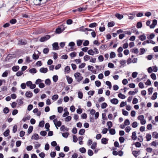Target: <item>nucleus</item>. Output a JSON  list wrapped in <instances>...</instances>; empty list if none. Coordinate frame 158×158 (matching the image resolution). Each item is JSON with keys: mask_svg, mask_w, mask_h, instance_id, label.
Here are the masks:
<instances>
[{"mask_svg": "<svg viewBox=\"0 0 158 158\" xmlns=\"http://www.w3.org/2000/svg\"><path fill=\"white\" fill-rule=\"evenodd\" d=\"M10 131L9 129L7 130L4 133L3 135L5 137H7L9 135Z\"/></svg>", "mask_w": 158, "mask_h": 158, "instance_id": "4c0bfd02", "label": "nucleus"}, {"mask_svg": "<svg viewBox=\"0 0 158 158\" xmlns=\"http://www.w3.org/2000/svg\"><path fill=\"white\" fill-rule=\"evenodd\" d=\"M34 143L35 144L34 147L35 149H37L39 148L41 145V144L37 142Z\"/></svg>", "mask_w": 158, "mask_h": 158, "instance_id": "393cba45", "label": "nucleus"}, {"mask_svg": "<svg viewBox=\"0 0 158 158\" xmlns=\"http://www.w3.org/2000/svg\"><path fill=\"white\" fill-rule=\"evenodd\" d=\"M139 39L141 41L144 40L146 39V37L144 35H142L139 36Z\"/></svg>", "mask_w": 158, "mask_h": 158, "instance_id": "6ab92c4d", "label": "nucleus"}, {"mask_svg": "<svg viewBox=\"0 0 158 158\" xmlns=\"http://www.w3.org/2000/svg\"><path fill=\"white\" fill-rule=\"evenodd\" d=\"M120 64H121L120 67H123L126 65V61L124 60H120L119 62Z\"/></svg>", "mask_w": 158, "mask_h": 158, "instance_id": "ddd939ff", "label": "nucleus"}, {"mask_svg": "<svg viewBox=\"0 0 158 158\" xmlns=\"http://www.w3.org/2000/svg\"><path fill=\"white\" fill-rule=\"evenodd\" d=\"M23 73L22 71H19L16 73V75L18 77H19L22 75Z\"/></svg>", "mask_w": 158, "mask_h": 158, "instance_id": "774afa93", "label": "nucleus"}, {"mask_svg": "<svg viewBox=\"0 0 158 158\" xmlns=\"http://www.w3.org/2000/svg\"><path fill=\"white\" fill-rule=\"evenodd\" d=\"M85 132V129H80V130L79 131V134L80 135H83Z\"/></svg>", "mask_w": 158, "mask_h": 158, "instance_id": "603ef678", "label": "nucleus"}, {"mask_svg": "<svg viewBox=\"0 0 158 158\" xmlns=\"http://www.w3.org/2000/svg\"><path fill=\"white\" fill-rule=\"evenodd\" d=\"M31 139L37 140L39 139V135L38 134H35L32 135L31 138Z\"/></svg>", "mask_w": 158, "mask_h": 158, "instance_id": "a211bd4d", "label": "nucleus"}, {"mask_svg": "<svg viewBox=\"0 0 158 158\" xmlns=\"http://www.w3.org/2000/svg\"><path fill=\"white\" fill-rule=\"evenodd\" d=\"M107 105L106 102H103L101 104V108L102 109H104L107 106Z\"/></svg>", "mask_w": 158, "mask_h": 158, "instance_id": "4d7b16f0", "label": "nucleus"}, {"mask_svg": "<svg viewBox=\"0 0 158 158\" xmlns=\"http://www.w3.org/2000/svg\"><path fill=\"white\" fill-rule=\"evenodd\" d=\"M118 96L122 99H124L126 97L124 95L122 94L121 93H120L118 94Z\"/></svg>", "mask_w": 158, "mask_h": 158, "instance_id": "7c9ffc66", "label": "nucleus"}, {"mask_svg": "<svg viewBox=\"0 0 158 158\" xmlns=\"http://www.w3.org/2000/svg\"><path fill=\"white\" fill-rule=\"evenodd\" d=\"M42 0H33V3L36 6H40Z\"/></svg>", "mask_w": 158, "mask_h": 158, "instance_id": "7ed1b4c3", "label": "nucleus"}, {"mask_svg": "<svg viewBox=\"0 0 158 158\" xmlns=\"http://www.w3.org/2000/svg\"><path fill=\"white\" fill-rule=\"evenodd\" d=\"M155 36V35L152 33L150 35L149 37H147V38L148 39H152Z\"/></svg>", "mask_w": 158, "mask_h": 158, "instance_id": "052dcab7", "label": "nucleus"}, {"mask_svg": "<svg viewBox=\"0 0 158 158\" xmlns=\"http://www.w3.org/2000/svg\"><path fill=\"white\" fill-rule=\"evenodd\" d=\"M50 37L51 36L50 35H46L45 36L41 37L40 39V41L41 42H44L49 39Z\"/></svg>", "mask_w": 158, "mask_h": 158, "instance_id": "f03ea898", "label": "nucleus"}, {"mask_svg": "<svg viewBox=\"0 0 158 158\" xmlns=\"http://www.w3.org/2000/svg\"><path fill=\"white\" fill-rule=\"evenodd\" d=\"M146 141H149L151 139L152 136L149 134H146Z\"/></svg>", "mask_w": 158, "mask_h": 158, "instance_id": "9b49d317", "label": "nucleus"}, {"mask_svg": "<svg viewBox=\"0 0 158 158\" xmlns=\"http://www.w3.org/2000/svg\"><path fill=\"white\" fill-rule=\"evenodd\" d=\"M34 60H37L39 58L38 55H37L36 54L34 53L32 56Z\"/></svg>", "mask_w": 158, "mask_h": 158, "instance_id": "680f3d73", "label": "nucleus"}, {"mask_svg": "<svg viewBox=\"0 0 158 158\" xmlns=\"http://www.w3.org/2000/svg\"><path fill=\"white\" fill-rule=\"evenodd\" d=\"M40 71L41 73H45L48 72V69L47 68H41Z\"/></svg>", "mask_w": 158, "mask_h": 158, "instance_id": "423d86ee", "label": "nucleus"}, {"mask_svg": "<svg viewBox=\"0 0 158 158\" xmlns=\"http://www.w3.org/2000/svg\"><path fill=\"white\" fill-rule=\"evenodd\" d=\"M97 25V24L96 23H91L89 25V27L90 28L94 27H96Z\"/></svg>", "mask_w": 158, "mask_h": 158, "instance_id": "aec40b11", "label": "nucleus"}, {"mask_svg": "<svg viewBox=\"0 0 158 158\" xmlns=\"http://www.w3.org/2000/svg\"><path fill=\"white\" fill-rule=\"evenodd\" d=\"M17 126L16 125H14L13 127V132L14 133H15L17 131Z\"/></svg>", "mask_w": 158, "mask_h": 158, "instance_id": "3c124183", "label": "nucleus"}, {"mask_svg": "<svg viewBox=\"0 0 158 158\" xmlns=\"http://www.w3.org/2000/svg\"><path fill=\"white\" fill-rule=\"evenodd\" d=\"M90 58V56L88 55H85L84 57V59L85 61H87Z\"/></svg>", "mask_w": 158, "mask_h": 158, "instance_id": "58836bf2", "label": "nucleus"}, {"mask_svg": "<svg viewBox=\"0 0 158 158\" xmlns=\"http://www.w3.org/2000/svg\"><path fill=\"white\" fill-rule=\"evenodd\" d=\"M10 22L11 24H13L16 23L17 22V20L15 19H13L10 20Z\"/></svg>", "mask_w": 158, "mask_h": 158, "instance_id": "09e8293b", "label": "nucleus"}, {"mask_svg": "<svg viewBox=\"0 0 158 158\" xmlns=\"http://www.w3.org/2000/svg\"><path fill=\"white\" fill-rule=\"evenodd\" d=\"M49 51V49L48 48H45L43 50V53L44 54H47L48 53Z\"/></svg>", "mask_w": 158, "mask_h": 158, "instance_id": "13d9d810", "label": "nucleus"}, {"mask_svg": "<svg viewBox=\"0 0 158 158\" xmlns=\"http://www.w3.org/2000/svg\"><path fill=\"white\" fill-rule=\"evenodd\" d=\"M142 27V24L141 22H138L136 24V27L137 28H140Z\"/></svg>", "mask_w": 158, "mask_h": 158, "instance_id": "b1692460", "label": "nucleus"}, {"mask_svg": "<svg viewBox=\"0 0 158 158\" xmlns=\"http://www.w3.org/2000/svg\"><path fill=\"white\" fill-rule=\"evenodd\" d=\"M152 136L153 138L158 139V133L156 131L153 132L152 133Z\"/></svg>", "mask_w": 158, "mask_h": 158, "instance_id": "dca6fc26", "label": "nucleus"}, {"mask_svg": "<svg viewBox=\"0 0 158 158\" xmlns=\"http://www.w3.org/2000/svg\"><path fill=\"white\" fill-rule=\"evenodd\" d=\"M115 16L119 19H121L123 17V16L122 15L119 13H116L115 14Z\"/></svg>", "mask_w": 158, "mask_h": 158, "instance_id": "2eb2a0df", "label": "nucleus"}, {"mask_svg": "<svg viewBox=\"0 0 158 158\" xmlns=\"http://www.w3.org/2000/svg\"><path fill=\"white\" fill-rule=\"evenodd\" d=\"M116 56V54L114 52H111L110 55V58H114Z\"/></svg>", "mask_w": 158, "mask_h": 158, "instance_id": "5701e85b", "label": "nucleus"}, {"mask_svg": "<svg viewBox=\"0 0 158 158\" xmlns=\"http://www.w3.org/2000/svg\"><path fill=\"white\" fill-rule=\"evenodd\" d=\"M109 132L110 134L112 135H114L115 134V131L114 129H110Z\"/></svg>", "mask_w": 158, "mask_h": 158, "instance_id": "473e14b6", "label": "nucleus"}, {"mask_svg": "<svg viewBox=\"0 0 158 158\" xmlns=\"http://www.w3.org/2000/svg\"><path fill=\"white\" fill-rule=\"evenodd\" d=\"M77 53L76 52H74L70 54V56L71 57H74L76 56Z\"/></svg>", "mask_w": 158, "mask_h": 158, "instance_id": "338daca9", "label": "nucleus"}, {"mask_svg": "<svg viewBox=\"0 0 158 158\" xmlns=\"http://www.w3.org/2000/svg\"><path fill=\"white\" fill-rule=\"evenodd\" d=\"M65 72L67 73H69L70 72V68L69 66H67L65 68Z\"/></svg>", "mask_w": 158, "mask_h": 158, "instance_id": "37998d69", "label": "nucleus"}, {"mask_svg": "<svg viewBox=\"0 0 158 158\" xmlns=\"http://www.w3.org/2000/svg\"><path fill=\"white\" fill-rule=\"evenodd\" d=\"M130 124L129 120L128 119H126L124 122V124L125 126H128Z\"/></svg>", "mask_w": 158, "mask_h": 158, "instance_id": "8fccbe9b", "label": "nucleus"}, {"mask_svg": "<svg viewBox=\"0 0 158 158\" xmlns=\"http://www.w3.org/2000/svg\"><path fill=\"white\" fill-rule=\"evenodd\" d=\"M115 25L114 22L112 21L109 22L108 23V26L109 27H111L114 26Z\"/></svg>", "mask_w": 158, "mask_h": 158, "instance_id": "a878e982", "label": "nucleus"}, {"mask_svg": "<svg viewBox=\"0 0 158 158\" xmlns=\"http://www.w3.org/2000/svg\"><path fill=\"white\" fill-rule=\"evenodd\" d=\"M157 93L156 92H155L153 94L152 97V100H155L157 98Z\"/></svg>", "mask_w": 158, "mask_h": 158, "instance_id": "c9c22d12", "label": "nucleus"}, {"mask_svg": "<svg viewBox=\"0 0 158 158\" xmlns=\"http://www.w3.org/2000/svg\"><path fill=\"white\" fill-rule=\"evenodd\" d=\"M29 72L31 73H35L37 72V70L35 68H33L29 70Z\"/></svg>", "mask_w": 158, "mask_h": 158, "instance_id": "bb28decb", "label": "nucleus"}, {"mask_svg": "<svg viewBox=\"0 0 158 158\" xmlns=\"http://www.w3.org/2000/svg\"><path fill=\"white\" fill-rule=\"evenodd\" d=\"M132 126L133 128H135L138 126V123L136 122H134L132 124Z\"/></svg>", "mask_w": 158, "mask_h": 158, "instance_id": "49530a36", "label": "nucleus"}, {"mask_svg": "<svg viewBox=\"0 0 158 158\" xmlns=\"http://www.w3.org/2000/svg\"><path fill=\"white\" fill-rule=\"evenodd\" d=\"M108 139L106 138H103L101 139L102 143L104 144H106L107 143Z\"/></svg>", "mask_w": 158, "mask_h": 158, "instance_id": "4be33fe9", "label": "nucleus"}, {"mask_svg": "<svg viewBox=\"0 0 158 158\" xmlns=\"http://www.w3.org/2000/svg\"><path fill=\"white\" fill-rule=\"evenodd\" d=\"M95 84L96 86L99 87L101 85V83L100 81H95Z\"/></svg>", "mask_w": 158, "mask_h": 158, "instance_id": "bf43d9fd", "label": "nucleus"}, {"mask_svg": "<svg viewBox=\"0 0 158 158\" xmlns=\"http://www.w3.org/2000/svg\"><path fill=\"white\" fill-rule=\"evenodd\" d=\"M60 130H61V131H68L69 130V129L65 127L64 125H63L60 128Z\"/></svg>", "mask_w": 158, "mask_h": 158, "instance_id": "1a4fd4ad", "label": "nucleus"}, {"mask_svg": "<svg viewBox=\"0 0 158 158\" xmlns=\"http://www.w3.org/2000/svg\"><path fill=\"white\" fill-rule=\"evenodd\" d=\"M153 88L152 87L149 88L148 89V94L150 95L152 94L153 92Z\"/></svg>", "mask_w": 158, "mask_h": 158, "instance_id": "e2e57ef3", "label": "nucleus"}, {"mask_svg": "<svg viewBox=\"0 0 158 158\" xmlns=\"http://www.w3.org/2000/svg\"><path fill=\"white\" fill-rule=\"evenodd\" d=\"M110 102L112 104L116 105L118 103V101L117 99L114 98L111 99Z\"/></svg>", "mask_w": 158, "mask_h": 158, "instance_id": "0eeeda50", "label": "nucleus"}, {"mask_svg": "<svg viewBox=\"0 0 158 158\" xmlns=\"http://www.w3.org/2000/svg\"><path fill=\"white\" fill-rule=\"evenodd\" d=\"M138 140L140 142H142L143 140V139L142 135H139L138 137Z\"/></svg>", "mask_w": 158, "mask_h": 158, "instance_id": "a18cd8bd", "label": "nucleus"}, {"mask_svg": "<svg viewBox=\"0 0 158 158\" xmlns=\"http://www.w3.org/2000/svg\"><path fill=\"white\" fill-rule=\"evenodd\" d=\"M88 154L89 156H92L93 155L94 153L93 151L92 150L90 149H89L88 150Z\"/></svg>", "mask_w": 158, "mask_h": 158, "instance_id": "69168bd1", "label": "nucleus"}, {"mask_svg": "<svg viewBox=\"0 0 158 158\" xmlns=\"http://www.w3.org/2000/svg\"><path fill=\"white\" fill-rule=\"evenodd\" d=\"M66 77L68 83L69 84L72 83L73 81V79L68 76H67Z\"/></svg>", "mask_w": 158, "mask_h": 158, "instance_id": "9d476101", "label": "nucleus"}, {"mask_svg": "<svg viewBox=\"0 0 158 158\" xmlns=\"http://www.w3.org/2000/svg\"><path fill=\"white\" fill-rule=\"evenodd\" d=\"M97 143L96 142H94L92 145L91 146V148L93 149H95L97 146Z\"/></svg>", "mask_w": 158, "mask_h": 158, "instance_id": "c85d7f7f", "label": "nucleus"}, {"mask_svg": "<svg viewBox=\"0 0 158 158\" xmlns=\"http://www.w3.org/2000/svg\"><path fill=\"white\" fill-rule=\"evenodd\" d=\"M58 98V95L57 94H55L53 95L52 99L53 100L56 101Z\"/></svg>", "mask_w": 158, "mask_h": 158, "instance_id": "c756f323", "label": "nucleus"}, {"mask_svg": "<svg viewBox=\"0 0 158 158\" xmlns=\"http://www.w3.org/2000/svg\"><path fill=\"white\" fill-rule=\"evenodd\" d=\"M87 9V7H80L77 9V11L79 12L84 11Z\"/></svg>", "mask_w": 158, "mask_h": 158, "instance_id": "412c9836", "label": "nucleus"}, {"mask_svg": "<svg viewBox=\"0 0 158 158\" xmlns=\"http://www.w3.org/2000/svg\"><path fill=\"white\" fill-rule=\"evenodd\" d=\"M19 66H14L12 68V70L15 72L17 71L19 69Z\"/></svg>", "mask_w": 158, "mask_h": 158, "instance_id": "f3484780", "label": "nucleus"}, {"mask_svg": "<svg viewBox=\"0 0 158 158\" xmlns=\"http://www.w3.org/2000/svg\"><path fill=\"white\" fill-rule=\"evenodd\" d=\"M107 125L108 126V128H111L112 126V123L111 121H109L107 122Z\"/></svg>", "mask_w": 158, "mask_h": 158, "instance_id": "6e6d98bb", "label": "nucleus"}, {"mask_svg": "<svg viewBox=\"0 0 158 158\" xmlns=\"http://www.w3.org/2000/svg\"><path fill=\"white\" fill-rule=\"evenodd\" d=\"M26 96L29 98H31L33 95L32 93L30 91H27L25 94Z\"/></svg>", "mask_w": 158, "mask_h": 158, "instance_id": "39448f33", "label": "nucleus"}, {"mask_svg": "<svg viewBox=\"0 0 158 158\" xmlns=\"http://www.w3.org/2000/svg\"><path fill=\"white\" fill-rule=\"evenodd\" d=\"M33 130V127L32 126H30L27 131V132L28 134H30L32 131Z\"/></svg>", "mask_w": 158, "mask_h": 158, "instance_id": "f704fd0d", "label": "nucleus"}, {"mask_svg": "<svg viewBox=\"0 0 158 158\" xmlns=\"http://www.w3.org/2000/svg\"><path fill=\"white\" fill-rule=\"evenodd\" d=\"M52 47L54 50H57L59 49L58 44V43L55 42L52 44Z\"/></svg>", "mask_w": 158, "mask_h": 158, "instance_id": "20e7f679", "label": "nucleus"}, {"mask_svg": "<svg viewBox=\"0 0 158 158\" xmlns=\"http://www.w3.org/2000/svg\"><path fill=\"white\" fill-rule=\"evenodd\" d=\"M104 57L102 55L99 56L98 57V60L100 62H102L104 60Z\"/></svg>", "mask_w": 158, "mask_h": 158, "instance_id": "5fc2aeb1", "label": "nucleus"}, {"mask_svg": "<svg viewBox=\"0 0 158 158\" xmlns=\"http://www.w3.org/2000/svg\"><path fill=\"white\" fill-rule=\"evenodd\" d=\"M88 53L89 55L93 56L94 54V52L92 49L89 50L88 52Z\"/></svg>", "mask_w": 158, "mask_h": 158, "instance_id": "72a5a7b5", "label": "nucleus"}, {"mask_svg": "<svg viewBox=\"0 0 158 158\" xmlns=\"http://www.w3.org/2000/svg\"><path fill=\"white\" fill-rule=\"evenodd\" d=\"M131 138L133 140H135L137 139L136 133L135 131H134L132 133Z\"/></svg>", "mask_w": 158, "mask_h": 158, "instance_id": "6e6552de", "label": "nucleus"}, {"mask_svg": "<svg viewBox=\"0 0 158 158\" xmlns=\"http://www.w3.org/2000/svg\"><path fill=\"white\" fill-rule=\"evenodd\" d=\"M45 83L47 85H49L51 84V81L49 79H47L45 80Z\"/></svg>", "mask_w": 158, "mask_h": 158, "instance_id": "e433bc0d", "label": "nucleus"}, {"mask_svg": "<svg viewBox=\"0 0 158 158\" xmlns=\"http://www.w3.org/2000/svg\"><path fill=\"white\" fill-rule=\"evenodd\" d=\"M80 151L82 153H85L86 152V149L84 147L80 148L79 149Z\"/></svg>", "mask_w": 158, "mask_h": 158, "instance_id": "a19ab883", "label": "nucleus"}, {"mask_svg": "<svg viewBox=\"0 0 158 158\" xmlns=\"http://www.w3.org/2000/svg\"><path fill=\"white\" fill-rule=\"evenodd\" d=\"M74 76L76 80L78 82H80L83 79V77L81 74L80 73H76L74 74Z\"/></svg>", "mask_w": 158, "mask_h": 158, "instance_id": "f257e3e1", "label": "nucleus"}, {"mask_svg": "<svg viewBox=\"0 0 158 158\" xmlns=\"http://www.w3.org/2000/svg\"><path fill=\"white\" fill-rule=\"evenodd\" d=\"M151 146L156 147L158 145V143L156 141H153L151 143Z\"/></svg>", "mask_w": 158, "mask_h": 158, "instance_id": "ea45409f", "label": "nucleus"}, {"mask_svg": "<svg viewBox=\"0 0 158 158\" xmlns=\"http://www.w3.org/2000/svg\"><path fill=\"white\" fill-rule=\"evenodd\" d=\"M151 78L153 80H155L156 79V74L154 73H152L151 75Z\"/></svg>", "mask_w": 158, "mask_h": 158, "instance_id": "0e129e2a", "label": "nucleus"}, {"mask_svg": "<svg viewBox=\"0 0 158 158\" xmlns=\"http://www.w3.org/2000/svg\"><path fill=\"white\" fill-rule=\"evenodd\" d=\"M23 103V102L22 99H18L17 101V105L19 106L21 105Z\"/></svg>", "mask_w": 158, "mask_h": 158, "instance_id": "2f4dec72", "label": "nucleus"}, {"mask_svg": "<svg viewBox=\"0 0 158 158\" xmlns=\"http://www.w3.org/2000/svg\"><path fill=\"white\" fill-rule=\"evenodd\" d=\"M94 67L93 66L91 65H88V70L89 71H91L93 73H96V71L95 70L92 71L91 69H94Z\"/></svg>", "mask_w": 158, "mask_h": 158, "instance_id": "4468645a", "label": "nucleus"}, {"mask_svg": "<svg viewBox=\"0 0 158 158\" xmlns=\"http://www.w3.org/2000/svg\"><path fill=\"white\" fill-rule=\"evenodd\" d=\"M82 41H83L81 40H77V46H80L82 44Z\"/></svg>", "mask_w": 158, "mask_h": 158, "instance_id": "864d4df0", "label": "nucleus"}, {"mask_svg": "<svg viewBox=\"0 0 158 158\" xmlns=\"http://www.w3.org/2000/svg\"><path fill=\"white\" fill-rule=\"evenodd\" d=\"M58 76L57 75H54L53 77L52 78L54 82H56L58 79Z\"/></svg>", "mask_w": 158, "mask_h": 158, "instance_id": "c03bdc74", "label": "nucleus"}, {"mask_svg": "<svg viewBox=\"0 0 158 158\" xmlns=\"http://www.w3.org/2000/svg\"><path fill=\"white\" fill-rule=\"evenodd\" d=\"M106 84L109 86V89H110L112 87L111 83L109 81H106Z\"/></svg>", "mask_w": 158, "mask_h": 158, "instance_id": "79ce46f5", "label": "nucleus"}, {"mask_svg": "<svg viewBox=\"0 0 158 158\" xmlns=\"http://www.w3.org/2000/svg\"><path fill=\"white\" fill-rule=\"evenodd\" d=\"M86 28H84L83 26H82L79 27V31H81L85 32L86 31Z\"/></svg>", "mask_w": 158, "mask_h": 158, "instance_id": "cd10ccee", "label": "nucleus"}, {"mask_svg": "<svg viewBox=\"0 0 158 158\" xmlns=\"http://www.w3.org/2000/svg\"><path fill=\"white\" fill-rule=\"evenodd\" d=\"M64 30V29L62 30L60 27H58L56 29L55 32L57 34H60Z\"/></svg>", "mask_w": 158, "mask_h": 158, "instance_id": "f8f14e48", "label": "nucleus"}, {"mask_svg": "<svg viewBox=\"0 0 158 158\" xmlns=\"http://www.w3.org/2000/svg\"><path fill=\"white\" fill-rule=\"evenodd\" d=\"M8 75V72L7 71H6L2 73V77H6Z\"/></svg>", "mask_w": 158, "mask_h": 158, "instance_id": "de8ad7c7", "label": "nucleus"}]
</instances>
